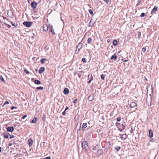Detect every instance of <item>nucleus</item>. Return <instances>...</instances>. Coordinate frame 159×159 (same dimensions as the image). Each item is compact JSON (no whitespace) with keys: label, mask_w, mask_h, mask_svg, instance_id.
<instances>
[{"label":"nucleus","mask_w":159,"mask_h":159,"mask_svg":"<svg viewBox=\"0 0 159 159\" xmlns=\"http://www.w3.org/2000/svg\"><path fill=\"white\" fill-rule=\"evenodd\" d=\"M88 143L86 141H84L82 144V147L83 149H84L85 152H86L87 150V148L88 146Z\"/></svg>","instance_id":"nucleus-1"},{"label":"nucleus","mask_w":159,"mask_h":159,"mask_svg":"<svg viewBox=\"0 0 159 159\" xmlns=\"http://www.w3.org/2000/svg\"><path fill=\"white\" fill-rule=\"evenodd\" d=\"M32 23L30 21H25L23 23V24L26 26L27 27H29L32 25Z\"/></svg>","instance_id":"nucleus-2"},{"label":"nucleus","mask_w":159,"mask_h":159,"mask_svg":"<svg viewBox=\"0 0 159 159\" xmlns=\"http://www.w3.org/2000/svg\"><path fill=\"white\" fill-rule=\"evenodd\" d=\"M37 5V3L35 2H33L31 3V7L34 9H35L36 8Z\"/></svg>","instance_id":"nucleus-3"},{"label":"nucleus","mask_w":159,"mask_h":159,"mask_svg":"<svg viewBox=\"0 0 159 159\" xmlns=\"http://www.w3.org/2000/svg\"><path fill=\"white\" fill-rule=\"evenodd\" d=\"M136 103L134 102H131L130 104V107L131 108H134V107H136Z\"/></svg>","instance_id":"nucleus-4"},{"label":"nucleus","mask_w":159,"mask_h":159,"mask_svg":"<svg viewBox=\"0 0 159 159\" xmlns=\"http://www.w3.org/2000/svg\"><path fill=\"white\" fill-rule=\"evenodd\" d=\"M7 129L8 131L12 132L14 130V128L13 126L8 127L7 128Z\"/></svg>","instance_id":"nucleus-5"},{"label":"nucleus","mask_w":159,"mask_h":159,"mask_svg":"<svg viewBox=\"0 0 159 159\" xmlns=\"http://www.w3.org/2000/svg\"><path fill=\"white\" fill-rule=\"evenodd\" d=\"M49 28L50 30V31H51L53 34H54L55 33L53 28V27L52 25H50V24L49 25Z\"/></svg>","instance_id":"nucleus-6"},{"label":"nucleus","mask_w":159,"mask_h":159,"mask_svg":"<svg viewBox=\"0 0 159 159\" xmlns=\"http://www.w3.org/2000/svg\"><path fill=\"white\" fill-rule=\"evenodd\" d=\"M97 156H98V157H99L102 154H103V151L102 149H99L97 151Z\"/></svg>","instance_id":"nucleus-7"},{"label":"nucleus","mask_w":159,"mask_h":159,"mask_svg":"<svg viewBox=\"0 0 159 159\" xmlns=\"http://www.w3.org/2000/svg\"><path fill=\"white\" fill-rule=\"evenodd\" d=\"M157 7L155 6H154L153 9L151 11V14H153L155 13V12L157 11Z\"/></svg>","instance_id":"nucleus-8"},{"label":"nucleus","mask_w":159,"mask_h":159,"mask_svg":"<svg viewBox=\"0 0 159 159\" xmlns=\"http://www.w3.org/2000/svg\"><path fill=\"white\" fill-rule=\"evenodd\" d=\"M94 94H91L88 98V100L89 101H91L93 100L94 99Z\"/></svg>","instance_id":"nucleus-9"},{"label":"nucleus","mask_w":159,"mask_h":159,"mask_svg":"<svg viewBox=\"0 0 159 159\" xmlns=\"http://www.w3.org/2000/svg\"><path fill=\"white\" fill-rule=\"evenodd\" d=\"M83 46V44L82 43H80L77 46L76 48H78V51H79L80 49L82 48Z\"/></svg>","instance_id":"nucleus-10"},{"label":"nucleus","mask_w":159,"mask_h":159,"mask_svg":"<svg viewBox=\"0 0 159 159\" xmlns=\"http://www.w3.org/2000/svg\"><path fill=\"white\" fill-rule=\"evenodd\" d=\"M45 70L44 67H41L39 70V72L40 74H42Z\"/></svg>","instance_id":"nucleus-11"},{"label":"nucleus","mask_w":159,"mask_h":159,"mask_svg":"<svg viewBox=\"0 0 159 159\" xmlns=\"http://www.w3.org/2000/svg\"><path fill=\"white\" fill-rule=\"evenodd\" d=\"M153 136V131L152 129H150L149 130V137L152 138Z\"/></svg>","instance_id":"nucleus-12"},{"label":"nucleus","mask_w":159,"mask_h":159,"mask_svg":"<svg viewBox=\"0 0 159 159\" xmlns=\"http://www.w3.org/2000/svg\"><path fill=\"white\" fill-rule=\"evenodd\" d=\"M28 142L29 147H31L33 143V140L31 139H29L28 140Z\"/></svg>","instance_id":"nucleus-13"},{"label":"nucleus","mask_w":159,"mask_h":159,"mask_svg":"<svg viewBox=\"0 0 159 159\" xmlns=\"http://www.w3.org/2000/svg\"><path fill=\"white\" fill-rule=\"evenodd\" d=\"M120 128H119L118 130H119L120 132L122 131L125 129V126L123 125L122 124L120 126Z\"/></svg>","instance_id":"nucleus-14"},{"label":"nucleus","mask_w":159,"mask_h":159,"mask_svg":"<svg viewBox=\"0 0 159 159\" xmlns=\"http://www.w3.org/2000/svg\"><path fill=\"white\" fill-rule=\"evenodd\" d=\"M93 19H91L89 23L88 26L89 27L92 26L95 24L94 22L92 23Z\"/></svg>","instance_id":"nucleus-15"},{"label":"nucleus","mask_w":159,"mask_h":159,"mask_svg":"<svg viewBox=\"0 0 159 159\" xmlns=\"http://www.w3.org/2000/svg\"><path fill=\"white\" fill-rule=\"evenodd\" d=\"M43 29L44 31H47L48 29V26L46 24L43 25Z\"/></svg>","instance_id":"nucleus-16"},{"label":"nucleus","mask_w":159,"mask_h":159,"mask_svg":"<svg viewBox=\"0 0 159 159\" xmlns=\"http://www.w3.org/2000/svg\"><path fill=\"white\" fill-rule=\"evenodd\" d=\"M87 127V124L86 123H84L83 124L82 129L83 130H84V129Z\"/></svg>","instance_id":"nucleus-17"},{"label":"nucleus","mask_w":159,"mask_h":159,"mask_svg":"<svg viewBox=\"0 0 159 159\" xmlns=\"http://www.w3.org/2000/svg\"><path fill=\"white\" fill-rule=\"evenodd\" d=\"M63 93L65 94H67L69 93V90L67 88H65L64 90Z\"/></svg>","instance_id":"nucleus-18"},{"label":"nucleus","mask_w":159,"mask_h":159,"mask_svg":"<svg viewBox=\"0 0 159 159\" xmlns=\"http://www.w3.org/2000/svg\"><path fill=\"white\" fill-rule=\"evenodd\" d=\"M127 135L126 134H124L122 135L121 136V139L123 140H124L127 138Z\"/></svg>","instance_id":"nucleus-19"},{"label":"nucleus","mask_w":159,"mask_h":159,"mask_svg":"<svg viewBox=\"0 0 159 159\" xmlns=\"http://www.w3.org/2000/svg\"><path fill=\"white\" fill-rule=\"evenodd\" d=\"M88 79L92 81L93 80V78L92 77V74H90L88 76Z\"/></svg>","instance_id":"nucleus-20"},{"label":"nucleus","mask_w":159,"mask_h":159,"mask_svg":"<svg viewBox=\"0 0 159 159\" xmlns=\"http://www.w3.org/2000/svg\"><path fill=\"white\" fill-rule=\"evenodd\" d=\"M117 58V56L116 55H113L111 57V59L112 60L114 59V60H116Z\"/></svg>","instance_id":"nucleus-21"},{"label":"nucleus","mask_w":159,"mask_h":159,"mask_svg":"<svg viewBox=\"0 0 159 159\" xmlns=\"http://www.w3.org/2000/svg\"><path fill=\"white\" fill-rule=\"evenodd\" d=\"M34 83L35 84H41L40 81L37 80H35Z\"/></svg>","instance_id":"nucleus-22"},{"label":"nucleus","mask_w":159,"mask_h":159,"mask_svg":"<svg viewBox=\"0 0 159 159\" xmlns=\"http://www.w3.org/2000/svg\"><path fill=\"white\" fill-rule=\"evenodd\" d=\"M37 120V117H34L32 121H31L30 122H32V123L34 124L35 123Z\"/></svg>","instance_id":"nucleus-23"},{"label":"nucleus","mask_w":159,"mask_h":159,"mask_svg":"<svg viewBox=\"0 0 159 159\" xmlns=\"http://www.w3.org/2000/svg\"><path fill=\"white\" fill-rule=\"evenodd\" d=\"M99 148L98 145H96L95 146H93V149L94 150H97Z\"/></svg>","instance_id":"nucleus-24"},{"label":"nucleus","mask_w":159,"mask_h":159,"mask_svg":"<svg viewBox=\"0 0 159 159\" xmlns=\"http://www.w3.org/2000/svg\"><path fill=\"white\" fill-rule=\"evenodd\" d=\"M113 44L114 46H116L118 44L117 41L116 39L114 40L113 42Z\"/></svg>","instance_id":"nucleus-25"},{"label":"nucleus","mask_w":159,"mask_h":159,"mask_svg":"<svg viewBox=\"0 0 159 159\" xmlns=\"http://www.w3.org/2000/svg\"><path fill=\"white\" fill-rule=\"evenodd\" d=\"M4 137L6 139H8L9 138V133L7 134H6V133H4Z\"/></svg>","instance_id":"nucleus-26"},{"label":"nucleus","mask_w":159,"mask_h":159,"mask_svg":"<svg viewBox=\"0 0 159 159\" xmlns=\"http://www.w3.org/2000/svg\"><path fill=\"white\" fill-rule=\"evenodd\" d=\"M11 23L12 24V25L13 26H15L16 28L18 26L17 24H16V25L14 22L12 21L11 22Z\"/></svg>","instance_id":"nucleus-27"},{"label":"nucleus","mask_w":159,"mask_h":159,"mask_svg":"<svg viewBox=\"0 0 159 159\" xmlns=\"http://www.w3.org/2000/svg\"><path fill=\"white\" fill-rule=\"evenodd\" d=\"M47 60V59H46L43 58L40 61L43 64L44 62L45 61H46Z\"/></svg>","instance_id":"nucleus-28"},{"label":"nucleus","mask_w":159,"mask_h":159,"mask_svg":"<svg viewBox=\"0 0 159 159\" xmlns=\"http://www.w3.org/2000/svg\"><path fill=\"white\" fill-rule=\"evenodd\" d=\"M115 149L117 151H119L120 149V147L119 146H116L115 148Z\"/></svg>","instance_id":"nucleus-29"},{"label":"nucleus","mask_w":159,"mask_h":159,"mask_svg":"<svg viewBox=\"0 0 159 159\" xmlns=\"http://www.w3.org/2000/svg\"><path fill=\"white\" fill-rule=\"evenodd\" d=\"M92 41V39L90 38H89L87 40V42L88 43L90 44Z\"/></svg>","instance_id":"nucleus-30"},{"label":"nucleus","mask_w":159,"mask_h":159,"mask_svg":"<svg viewBox=\"0 0 159 159\" xmlns=\"http://www.w3.org/2000/svg\"><path fill=\"white\" fill-rule=\"evenodd\" d=\"M0 79L3 82H5V80H4V79L1 75H0Z\"/></svg>","instance_id":"nucleus-31"},{"label":"nucleus","mask_w":159,"mask_h":159,"mask_svg":"<svg viewBox=\"0 0 159 159\" xmlns=\"http://www.w3.org/2000/svg\"><path fill=\"white\" fill-rule=\"evenodd\" d=\"M105 76H106L105 75L102 74V75H101V78L102 80H104Z\"/></svg>","instance_id":"nucleus-32"},{"label":"nucleus","mask_w":159,"mask_h":159,"mask_svg":"<svg viewBox=\"0 0 159 159\" xmlns=\"http://www.w3.org/2000/svg\"><path fill=\"white\" fill-rule=\"evenodd\" d=\"M141 32H139V33H138V38L139 39H140L141 38Z\"/></svg>","instance_id":"nucleus-33"},{"label":"nucleus","mask_w":159,"mask_h":159,"mask_svg":"<svg viewBox=\"0 0 159 159\" xmlns=\"http://www.w3.org/2000/svg\"><path fill=\"white\" fill-rule=\"evenodd\" d=\"M104 1H106L107 3V4H110L111 3V0H103Z\"/></svg>","instance_id":"nucleus-34"},{"label":"nucleus","mask_w":159,"mask_h":159,"mask_svg":"<svg viewBox=\"0 0 159 159\" xmlns=\"http://www.w3.org/2000/svg\"><path fill=\"white\" fill-rule=\"evenodd\" d=\"M82 61L84 63H86L87 61L86 59V58H85L84 57L82 58Z\"/></svg>","instance_id":"nucleus-35"},{"label":"nucleus","mask_w":159,"mask_h":159,"mask_svg":"<svg viewBox=\"0 0 159 159\" xmlns=\"http://www.w3.org/2000/svg\"><path fill=\"white\" fill-rule=\"evenodd\" d=\"M89 13L91 14V15H92L93 14V11H92V10L91 9H89Z\"/></svg>","instance_id":"nucleus-36"},{"label":"nucleus","mask_w":159,"mask_h":159,"mask_svg":"<svg viewBox=\"0 0 159 159\" xmlns=\"http://www.w3.org/2000/svg\"><path fill=\"white\" fill-rule=\"evenodd\" d=\"M37 89L39 90H42L43 89V87H39L37 88Z\"/></svg>","instance_id":"nucleus-37"},{"label":"nucleus","mask_w":159,"mask_h":159,"mask_svg":"<svg viewBox=\"0 0 159 159\" xmlns=\"http://www.w3.org/2000/svg\"><path fill=\"white\" fill-rule=\"evenodd\" d=\"M24 71V72L26 74H29L30 73L26 69H25Z\"/></svg>","instance_id":"nucleus-38"},{"label":"nucleus","mask_w":159,"mask_h":159,"mask_svg":"<svg viewBox=\"0 0 159 159\" xmlns=\"http://www.w3.org/2000/svg\"><path fill=\"white\" fill-rule=\"evenodd\" d=\"M146 48L143 47V48L142 49V50L143 52L144 53L146 51Z\"/></svg>","instance_id":"nucleus-39"},{"label":"nucleus","mask_w":159,"mask_h":159,"mask_svg":"<svg viewBox=\"0 0 159 159\" xmlns=\"http://www.w3.org/2000/svg\"><path fill=\"white\" fill-rule=\"evenodd\" d=\"M121 120V118L120 117H119L117 118V121L118 122L120 121Z\"/></svg>","instance_id":"nucleus-40"},{"label":"nucleus","mask_w":159,"mask_h":159,"mask_svg":"<svg viewBox=\"0 0 159 159\" xmlns=\"http://www.w3.org/2000/svg\"><path fill=\"white\" fill-rule=\"evenodd\" d=\"M142 0H138L137 6L139 5L141 2Z\"/></svg>","instance_id":"nucleus-41"},{"label":"nucleus","mask_w":159,"mask_h":159,"mask_svg":"<svg viewBox=\"0 0 159 159\" xmlns=\"http://www.w3.org/2000/svg\"><path fill=\"white\" fill-rule=\"evenodd\" d=\"M145 15V14L144 13H142L140 15V16L142 17H144Z\"/></svg>","instance_id":"nucleus-42"},{"label":"nucleus","mask_w":159,"mask_h":159,"mask_svg":"<svg viewBox=\"0 0 159 159\" xmlns=\"http://www.w3.org/2000/svg\"><path fill=\"white\" fill-rule=\"evenodd\" d=\"M77 99L76 98L74 100V101H73V102L74 103H77Z\"/></svg>","instance_id":"nucleus-43"},{"label":"nucleus","mask_w":159,"mask_h":159,"mask_svg":"<svg viewBox=\"0 0 159 159\" xmlns=\"http://www.w3.org/2000/svg\"><path fill=\"white\" fill-rule=\"evenodd\" d=\"M14 108L17 109V107H16L12 106V107H11V110H13Z\"/></svg>","instance_id":"nucleus-44"},{"label":"nucleus","mask_w":159,"mask_h":159,"mask_svg":"<svg viewBox=\"0 0 159 159\" xmlns=\"http://www.w3.org/2000/svg\"><path fill=\"white\" fill-rule=\"evenodd\" d=\"M9 103V102L8 101H6V102L4 104V105H6V104H8Z\"/></svg>","instance_id":"nucleus-45"},{"label":"nucleus","mask_w":159,"mask_h":159,"mask_svg":"<svg viewBox=\"0 0 159 159\" xmlns=\"http://www.w3.org/2000/svg\"><path fill=\"white\" fill-rule=\"evenodd\" d=\"M10 136H11L10 137V138L11 139H12V138H14L15 137L13 135H10Z\"/></svg>","instance_id":"nucleus-46"},{"label":"nucleus","mask_w":159,"mask_h":159,"mask_svg":"<svg viewBox=\"0 0 159 159\" xmlns=\"http://www.w3.org/2000/svg\"><path fill=\"white\" fill-rule=\"evenodd\" d=\"M44 159H51V158L49 157H48L46 158H45Z\"/></svg>","instance_id":"nucleus-47"},{"label":"nucleus","mask_w":159,"mask_h":159,"mask_svg":"<svg viewBox=\"0 0 159 159\" xmlns=\"http://www.w3.org/2000/svg\"><path fill=\"white\" fill-rule=\"evenodd\" d=\"M62 115H66V111H64L63 112H62Z\"/></svg>","instance_id":"nucleus-48"},{"label":"nucleus","mask_w":159,"mask_h":159,"mask_svg":"<svg viewBox=\"0 0 159 159\" xmlns=\"http://www.w3.org/2000/svg\"><path fill=\"white\" fill-rule=\"evenodd\" d=\"M27 115H25L24 116H23V117H22V119H24L25 118H26V117H27Z\"/></svg>","instance_id":"nucleus-49"},{"label":"nucleus","mask_w":159,"mask_h":159,"mask_svg":"<svg viewBox=\"0 0 159 159\" xmlns=\"http://www.w3.org/2000/svg\"><path fill=\"white\" fill-rule=\"evenodd\" d=\"M7 27H8V28H10L11 27V25H9L8 24V25H7Z\"/></svg>","instance_id":"nucleus-50"},{"label":"nucleus","mask_w":159,"mask_h":159,"mask_svg":"<svg viewBox=\"0 0 159 159\" xmlns=\"http://www.w3.org/2000/svg\"><path fill=\"white\" fill-rule=\"evenodd\" d=\"M122 60L124 61V62H127L128 61V60H123V59H122Z\"/></svg>","instance_id":"nucleus-51"},{"label":"nucleus","mask_w":159,"mask_h":159,"mask_svg":"<svg viewBox=\"0 0 159 159\" xmlns=\"http://www.w3.org/2000/svg\"><path fill=\"white\" fill-rule=\"evenodd\" d=\"M69 109V107H66V109L65 110V111H66Z\"/></svg>","instance_id":"nucleus-52"},{"label":"nucleus","mask_w":159,"mask_h":159,"mask_svg":"<svg viewBox=\"0 0 159 159\" xmlns=\"http://www.w3.org/2000/svg\"><path fill=\"white\" fill-rule=\"evenodd\" d=\"M79 51H77L76 50V51H75V54H78V53L79 52Z\"/></svg>","instance_id":"nucleus-53"},{"label":"nucleus","mask_w":159,"mask_h":159,"mask_svg":"<svg viewBox=\"0 0 159 159\" xmlns=\"http://www.w3.org/2000/svg\"><path fill=\"white\" fill-rule=\"evenodd\" d=\"M91 81H92V80H89V81L88 82V84H89L91 83Z\"/></svg>","instance_id":"nucleus-54"},{"label":"nucleus","mask_w":159,"mask_h":159,"mask_svg":"<svg viewBox=\"0 0 159 159\" xmlns=\"http://www.w3.org/2000/svg\"><path fill=\"white\" fill-rule=\"evenodd\" d=\"M2 17L4 19H7L6 17H4V16H2Z\"/></svg>","instance_id":"nucleus-55"},{"label":"nucleus","mask_w":159,"mask_h":159,"mask_svg":"<svg viewBox=\"0 0 159 159\" xmlns=\"http://www.w3.org/2000/svg\"><path fill=\"white\" fill-rule=\"evenodd\" d=\"M4 24L5 25H8L7 24L6 22H4Z\"/></svg>","instance_id":"nucleus-56"},{"label":"nucleus","mask_w":159,"mask_h":159,"mask_svg":"<svg viewBox=\"0 0 159 159\" xmlns=\"http://www.w3.org/2000/svg\"><path fill=\"white\" fill-rule=\"evenodd\" d=\"M2 151V148L1 147H0V153Z\"/></svg>","instance_id":"nucleus-57"},{"label":"nucleus","mask_w":159,"mask_h":159,"mask_svg":"<svg viewBox=\"0 0 159 159\" xmlns=\"http://www.w3.org/2000/svg\"><path fill=\"white\" fill-rule=\"evenodd\" d=\"M153 139H151L150 140V142H152V141H153Z\"/></svg>","instance_id":"nucleus-58"},{"label":"nucleus","mask_w":159,"mask_h":159,"mask_svg":"<svg viewBox=\"0 0 159 159\" xmlns=\"http://www.w3.org/2000/svg\"><path fill=\"white\" fill-rule=\"evenodd\" d=\"M35 71H36V72H37V71H38V69H35Z\"/></svg>","instance_id":"nucleus-59"},{"label":"nucleus","mask_w":159,"mask_h":159,"mask_svg":"<svg viewBox=\"0 0 159 159\" xmlns=\"http://www.w3.org/2000/svg\"><path fill=\"white\" fill-rule=\"evenodd\" d=\"M0 22L1 23H2V21H1V20H0Z\"/></svg>","instance_id":"nucleus-60"},{"label":"nucleus","mask_w":159,"mask_h":159,"mask_svg":"<svg viewBox=\"0 0 159 159\" xmlns=\"http://www.w3.org/2000/svg\"><path fill=\"white\" fill-rule=\"evenodd\" d=\"M80 129H79V130H80Z\"/></svg>","instance_id":"nucleus-61"},{"label":"nucleus","mask_w":159,"mask_h":159,"mask_svg":"<svg viewBox=\"0 0 159 159\" xmlns=\"http://www.w3.org/2000/svg\"><path fill=\"white\" fill-rule=\"evenodd\" d=\"M11 144H9V146H11Z\"/></svg>","instance_id":"nucleus-62"},{"label":"nucleus","mask_w":159,"mask_h":159,"mask_svg":"<svg viewBox=\"0 0 159 159\" xmlns=\"http://www.w3.org/2000/svg\"><path fill=\"white\" fill-rule=\"evenodd\" d=\"M28 2H29L30 0H27Z\"/></svg>","instance_id":"nucleus-63"},{"label":"nucleus","mask_w":159,"mask_h":159,"mask_svg":"<svg viewBox=\"0 0 159 159\" xmlns=\"http://www.w3.org/2000/svg\"><path fill=\"white\" fill-rule=\"evenodd\" d=\"M132 129H131V131H130V132H131V133L132 132Z\"/></svg>","instance_id":"nucleus-64"}]
</instances>
